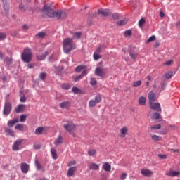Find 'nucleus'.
Returning a JSON list of instances; mask_svg holds the SVG:
<instances>
[{
	"label": "nucleus",
	"instance_id": "f257e3e1",
	"mask_svg": "<svg viewBox=\"0 0 180 180\" xmlns=\"http://www.w3.org/2000/svg\"><path fill=\"white\" fill-rule=\"evenodd\" d=\"M42 12L49 18H57V19H65V18H67V13L62 11H53L51 6L47 4L42 8Z\"/></svg>",
	"mask_w": 180,
	"mask_h": 180
},
{
	"label": "nucleus",
	"instance_id": "f03ea898",
	"mask_svg": "<svg viewBox=\"0 0 180 180\" xmlns=\"http://www.w3.org/2000/svg\"><path fill=\"white\" fill-rule=\"evenodd\" d=\"M63 51L66 54H69L72 50H75L76 45L72 38H66L63 41Z\"/></svg>",
	"mask_w": 180,
	"mask_h": 180
},
{
	"label": "nucleus",
	"instance_id": "7ed1b4c3",
	"mask_svg": "<svg viewBox=\"0 0 180 180\" xmlns=\"http://www.w3.org/2000/svg\"><path fill=\"white\" fill-rule=\"evenodd\" d=\"M21 58L24 63H29L33 58V54H32V49L30 48H25L22 54Z\"/></svg>",
	"mask_w": 180,
	"mask_h": 180
},
{
	"label": "nucleus",
	"instance_id": "20e7f679",
	"mask_svg": "<svg viewBox=\"0 0 180 180\" xmlns=\"http://www.w3.org/2000/svg\"><path fill=\"white\" fill-rule=\"evenodd\" d=\"M63 127L68 133H72V131H75V130H77V125L72 122H69L66 124H64Z\"/></svg>",
	"mask_w": 180,
	"mask_h": 180
},
{
	"label": "nucleus",
	"instance_id": "39448f33",
	"mask_svg": "<svg viewBox=\"0 0 180 180\" xmlns=\"http://www.w3.org/2000/svg\"><path fill=\"white\" fill-rule=\"evenodd\" d=\"M12 111V103L11 102H6L4 108V115L8 116Z\"/></svg>",
	"mask_w": 180,
	"mask_h": 180
},
{
	"label": "nucleus",
	"instance_id": "423d86ee",
	"mask_svg": "<svg viewBox=\"0 0 180 180\" xmlns=\"http://www.w3.org/2000/svg\"><path fill=\"white\" fill-rule=\"evenodd\" d=\"M141 174L143 176L150 178V176H151V175H153V172L148 169H141Z\"/></svg>",
	"mask_w": 180,
	"mask_h": 180
},
{
	"label": "nucleus",
	"instance_id": "0eeeda50",
	"mask_svg": "<svg viewBox=\"0 0 180 180\" xmlns=\"http://www.w3.org/2000/svg\"><path fill=\"white\" fill-rule=\"evenodd\" d=\"M150 109L153 110H157V112H161V105L158 103H149Z\"/></svg>",
	"mask_w": 180,
	"mask_h": 180
},
{
	"label": "nucleus",
	"instance_id": "6e6552de",
	"mask_svg": "<svg viewBox=\"0 0 180 180\" xmlns=\"http://www.w3.org/2000/svg\"><path fill=\"white\" fill-rule=\"evenodd\" d=\"M98 15H102L103 16H110L112 15V11L109 9H100L98 11Z\"/></svg>",
	"mask_w": 180,
	"mask_h": 180
},
{
	"label": "nucleus",
	"instance_id": "1a4fd4ad",
	"mask_svg": "<svg viewBox=\"0 0 180 180\" xmlns=\"http://www.w3.org/2000/svg\"><path fill=\"white\" fill-rule=\"evenodd\" d=\"M77 172V166L70 167L68 170V176H74Z\"/></svg>",
	"mask_w": 180,
	"mask_h": 180
},
{
	"label": "nucleus",
	"instance_id": "9d476101",
	"mask_svg": "<svg viewBox=\"0 0 180 180\" xmlns=\"http://www.w3.org/2000/svg\"><path fill=\"white\" fill-rule=\"evenodd\" d=\"M23 143V139L16 141L13 145V151H18L19 146Z\"/></svg>",
	"mask_w": 180,
	"mask_h": 180
},
{
	"label": "nucleus",
	"instance_id": "9b49d317",
	"mask_svg": "<svg viewBox=\"0 0 180 180\" xmlns=\"http://www.w3.org/2000/svg\"><path fill=\"white\" fill-rule=\"evenodd\" d=\"M139 54L137 53V51H136L135 49H132L129 51V56L134 61H136L137 60Z\"/></svg>",
	"mask_w": 180,
	"mask_h": 180
},
{
	"label": "nucleus",
	"instance_id": "f8f14e48",
	"mask_svg": "<svg viewBox=\"0 0 180 180\" xmlns=\"http://www.w3.org/2000/svg\"><path fill=\"white\" fill-rule=\"evenodd\" d=\"M60 108H61V109H67L68 110V109L71 108V103L70 101H63L60 104Z\"/></svg>",
	"mask_w": 180,
	"mask_h": 180
},
{
	"label": "nucleus",
	"instance_id": "ddd939ff",
	"mask_svg": "<svg viewBox=\"0 0 180 180\" xmlns=\"http://www.w3.org/2000/svg\"><path fill=\"white\" fill-rule=\"evenodd\" d=\"M156 99V96L154 91H151L148 94V100H149V103H153L155 102Z\"/></svg>",
	"mask_w": 180,
	"mask_h": 180
},
{
	"label": "nucleus",
	"instance_id": "4468645a",
	"mask_svg": "<svg viewBox=\"0 0 180 180\" xmlns=\"http://www.w3.org/2000/svg\"><path fill=\"white\" fill-rule=\"evenodd\" d=\"M29 168L30 166L27 165V163H21V171L23 174H27V172H29Z\"/></svg>",
	"mask_w": 180,
	"mask_h": 180
},
{
	"label": "nucleus",
	"instance_id": "2eb2a0df",
	"mask_svg": "<svg viewBox=\"0 0 180 180\" xmlns=\"http://www.w3.org/2000/svg\"><path fill=\"white\" fill-rule=\"evenodd\" d=\"M19 9L22 12H26L27 9V4L26 1H21L19 4Z\"/></svg>",
	"mask_w": 180,
	"mask_h": 180
},
{
	"label": "nucleus",
	"instance_id": "dca6fc26",
	"mask_svg": "<svg viewBox=\"0 0 180 180\" xmlns=\"http://www.w3.org/2000/svg\"><path fill=\"white\" fill-rule=\"evenodd\" d=\"M95 74L97 77H103L105 75V72H103V69L101 67L96 68Z\"/></svg>",
	"mask_w": 180,
	"mask_h": 180
},
{
	"label": "nucleus",
	"instance_id": "f3484780",
	"mask_svg": "<svg viewBox=\"0 0 180 180\" xmlns=\"http://www.w3.org/2000/svg\"><path fill=\"white\" fill-rule=\"evenodd\" d=\"M127 133H129V128H127V127H123L120 129V137H122V138L126 137V135L127 134Z\"/></svg>",
	"mask_w": 180,
	"mask_h": 180
},
{
	"label": "nucleus",
	"instance_id": "a211bd4d",
	"mask_svg": "<svg viewBox=\"0 0 180 180\" xmlns=\"http://www.w3.org/2000/svg\"><path fill=\"white\" fill-rule=\"evenodd\" d=\"M89 169H94V171H98L99 169V165L95 162H91L88 165Z\"/></svg>",
	"mask_w": 180,
	"mask_h": 180
},
{
	"label": "nucleus",
	"instance_id": "6ab92c4d",
	"mask_svg": "<svg viewBox=\"0 0 180 180\" xmlns=\"http://www.w3.org/2000/svg\"><path fill=\"white\" fill-rule=\"evenodd\" d=\"M47 56H49V51H45L42 55H38L37 56V60L38 61H43V60H46Z\"/></svg>",
	"mask_w": 180,
	"mask_h": 180
},
{
	"label": "nucleus",
	"instance_id": "aec40b11",
	"mask_svg": "<svg viewBox=\"0 0 180 180\" xmlns=\"http://www.w3.org/2000/svg\"><path fill=\"white\" fill-rule=\"evenodd\" d=\"M161 129V124L152 125L150 127L148 133H154V130H160Z\"/></svg>",
	"mask_w": 180,
	"mask_h": 180
},
{
	"label": "nucleus",
	"instance_id": "412c9836",
	"mask_svg": "<svg viewBox=\"0 0 180 180\" xmlns=\"http://www.w3.org/2000/svg\"><path fill=\"white\" fill-rule=\"evenodd\" d=\"M165 175L167 176H178V175H180V172L176 171H169L166 172Z\"/></svg>",
	"mask_w": 180,
	"mask_h": 180
},
{
	"label": "nucleus",
	"instance_id": "4be33fe9",
	"mask_svg": "<svg viewBox=\"0 0 180 180\" xmlns=\"http://www.w3.org/2000/svg\"><path fill=\"white\" fill-rule=\"evenodd\" d=\"M103 169L106 172H110V169H112V166L110 165V164H109V162H106L103 165Z\"/></svg>",
	"mask_w": 180,
	"mask_h": 180
},
{
	"label": "nucleus",
	"instance_id": "5701e85b",
	"mask_svg": "<svg viewBox=\"0 0 180 180\" xmlns=\"http://www.w3.org/2000/svg\"><path fill=\"white\" fill-rule=\"evenodd\" d=\"M19 122V119L15 118L13 120H10L8 122V126L9 127H13V126H15V124H16V123H18Z\"/></svg>",
	"mask_w": 180,
	"mask_h": 180
},
{
	"label": "nucleus",
	"instance_id": "b1692460",
	"mask_svg": "<svg viewBox=\"0 0 180 180\" xmlns=\"http://www.w3.org/2000/svg\"><path fill=\"white\" fill-rule=\"evenodd\" d=\"M25 105L22 104L18 105V106L15 108L16 113H20V112H23L25 110Z\"/></svg>",
	"mask_w": 180,
	"mask_h": 180
},
{
	"label": "nucleus",
	"instance_id": "393cba45",
	"mask_svg": "<svg viewBox=\"0 0 180 180\" xmlns=\"http://www.w3.org/2000/svg\"><path fill=\"white\" fill-rule=\"evenodd\" d=\"M51 153L52 155V158H53V160H57L58 158V156L57 155V150H56V148H51Z\"/></svg>",
	"mask_w": 180,
	"mask_h": 180
},
{
	"label": "nucleus",
	"instance_id": "a878e982",
	"mask_svg": "<svg viewBox=\"0 0 180 180\" xmlns=\"http://www.w3.org/2000/svg\"><path fill=\"white\" fill-rule=\"evenodd\" d=\"M146 102H147V100L146 99V97L144 96H141L139 98V103L141 105V106H145Z\"/></svg>",
	"mask_w": 180,
	"mask_h": 180
},
{
	"label": "nucleus",
	"instance_id": "bb28decb",
	"mask_svg": "<svg viewBox=\"0 0 180 180\" xmlns=\"http://www.w3.org/2000/svg\"><path fill=\"white\" fill-rule=\"evenodd\" d=\"M35 165L37 169H39V171H42V172H44L45 171L44 167L41 166V165L40 164L38 160H35Z\"/></svg>",
	"mask_w": 180,
	"mask_h": 180
},
{
	"label": "nucleus",
	"instance_id": "cd10ccee",
	"mask_svg": "<svg viewBox=\"0 0 180 180\" xmlns=\"http://www.w3.org/2000/svg\"><path fill=\"white\" fill-rule=\"evenodd\" d=\"M4 131L8 136H11V137H15V133L13 132V131H12V129H11L8 127H6Z\"/></svg>",
	"mask_w": 180,
	"mask_h": 180
},
{
	"label": "nucleus",
	"instance_id": "c85d7f7f",
	"mask_svg": "<svg viewBox=\"0 0 180 180\" xmlns=\"http://www.w3.org/2000/svg\"><path fill=\"white\" fill-rule=\"evenodd\" d=\"M46 36H47V33L41 32L37 34L36 37L37 39H44Z\"/></svg>",
	"mask_w": 180,
	"mask_h": 180
},
{
	"label": "nucleus",
	"instance_id": "c756f323",
	"mask_svg": "<svg viewBox=\"0 0 180 180\" xmlns=\"http://www.w3.org/2000/svg\"><path fill=\"white\" fill-rule=\"evenodd\" d=\"M54 144L55 146H60V144H63V137H61V136H59L55 141Z\"/></svg>",
	"mask_w": 180,
	"mask_h": 180
},
{
	"label": "nucleus",
	"instance_id": "7c9ffc66",
	"mask_svg": "<svg viewBox=\"0 0 180 180\" xmlns=\"http://www.w3.org/2000/svg\"><path fill=\"white\" fill-rule=\"evenodd\" d=\"M43 130H44V128L43 127H38L35 129V134L40 135L43 134Z\"/></svg>",
	"mask_w": 180,
	"mask_h": 180
},
{
	"label": "nucleus",
	"instance_id": "2f4dec72",
	"mask_svg": "<svg viewBox=\"0 0 180 180\" xmlns=\"http://www.w3.org/2000/svg\"><path fill=\"white\" fill-rule=\"evenodd\" d=\"M88 155H89V157H94V155H96V150H95V149H89L88 150Z\"/></svg>",
	"mask_w": 180,
	"mask_h": 180
},
{
	"label": "nucleus",
	"instance_id": "473e14b6",
	"mask_svg": "<svg viewBox=\"0 0 180 180\" xmlns=\"http://www.w3.org/2000/svg\"><path fill=\"white\" fill-rule=\"evenodd\" d=\"M4 62L7 65H11L12 64V57H6Z\"/></svg>",
	"mask_w": 180,
	"mask_h": 180
},
{
	"label": "nucleus",
	"instance_id": "72a5a7b5",
	"mask_svg": "<svg viewBox=\"0 0 180 180\" xmlns=\"http://www.w3.org/2000/svg\"><path fill=\"white\" fill-rule=\"evenodd\" d=\"M151 139L153 141H160L161 140V136H158V135H152L151 136Z\"/></svg>",
	"mask_w": 180,
	"mask_h": 180
},
{
	"label": "nucleus",
	"instance_id": "f704fd0d",
	"mask_svg": "<svg viewBox=\"0 0 180 180\" xmlns=\"http://www.w3.org/2000/svg\"><path fill=\"white\" fill-rule=\"evenodd\" d=\"M141 80H138L136 82H134L132 86L133 88H139V86H140L141 85Z\"/></svg>",
	"mask_w": 180,
	"mask_h": 180
},
{
	"label": "nucleus",
	"instance_id": "c9c22d12",
	"mask_svg": "<svg viewBox=\"0 0 180 180\" xmlns=\"http://www.w3.org/2000/svg\"><path fill=\"white\" fill-rule=\"evenodd\" d=\"M82 35V32H75L73 33V39H81V36Z\"/></svg>",
	"mask_w": 180,
	"mask_h": 180
},
{
	"label": "nucleus",
	"instance_id": "e433bc0d",
	"mask_svg": "<svg viewBox=\"0 0 180 180\" xmlns=\"http://www.w3.org/2000/svg\"><path fill=\"white\" fill-rule=\"evenodd\" d=\"M93 57L96 61H98V60H99L100 58H102V56L99 55V53H98L97 52L94 53Z\"/></svg>",
	"mask_w": 180,
	"mask_h": 180
},
{
	"label": "nucleus",
	"instance_id": "4c0bfd02",
	"mask_svg": "<svg viewBox=\"0 0 180 180\" xmlns=\"http://www.w3.org/2000/svg\"><path fill=\"white\" fill-rule=\"evenodd\" d=\"M97 103L95 101V100H90L89 102V106L90 108H95L96 106Z\"/></svg>",
	"mask_w": 180,
	"mask_h": 180
},
{
	"label": "nucleus",
	"instance_id": "58836bf2",
	"mask_svg": "<svg viewBox=\"0 0 180 180\" xmlns=\"http://www.w3.org/2000/svg\"><path fill=\"white\" fill-rule=\"evenodd\" d=\"M85 69V65H79L75 68L76 72H81L83 70Z\"/></svg>",
	"mask_w": 180,
	"mask_h": 180
},
{
	"label": "nucleus",
	"instance_id": "ea45409f",
	"mask_svg": "<svg viewBox=\"0 0 180 180\" xmlns=\"http://www.w3.org/2000/svg\"><path fill=\"white\" fill-rule=\"evenodd\" d=\"M94 101L97 103H99L102 101V96H101V94H98L97 96H95Z\"/></svg>",
	"mask_w": 180,
	"mask_h": 180
},
{
	"label": "nucleus",
	"instance_id": "a19ab883",
	"mask_svg": "<svg viewBox=\"0 0 180 180\" xmlns=\"http://www.w3.org/2000/svg\"><path fill=\"white\" fill-rule=\"evenodd\" d=\"M98 84V81H96V78H91L90 79V84L91 85V86H95V85H96Z\"/></svg>",
	"mask_w": 180,
	"mask_h": 180
},
{
	"label": "nucleus",
	"instance_id": "79ce46f5",
	"mask_svg": "<svg viewBox=\"0 0 180 180\" xmlns=\"http://www.w3.org/2000/svg\"><path fill=\"white\" fill-rule=\"evenodd\" d=\"M145 23H146V19H144V18H141L139 21V27H143Z\"/></svg>",
	"mask_w": 180,
	"mask_h": 180
},
{
	"label": "nucleus",
	"instance_id": "37998d69",
	"mask_svg": "<svg viewBox=\"0 0 180 180\" xmlns=\"http://www.w3.org/2000/svg\"><path fill=\"white\" fill-rule=\"evenodd\" d=\"M172 75H173V72L172 71H168L167 72H166L165 74V77L167 79H170V78H172Z\"/></svg>",
	"mask_w": 180,
	"mask_h": 180
},
{
	"label": "nucleus",
	"instance_id": "c03bdc74",
	"mask_svg": "<svg viewBox=\"0 0 180 180\" xmlns=\"http://www.w3.org/2000/svg\"><path fill=\"white\" fill-rule=\"evenodd\" d=\"M126 23H127V19L121 20L117 22L118 26H123L124 25H126Z\"/></svg>",
	"mask_w": 180,
	"mask_h": 180
},
{
	"label": "nucleus",
	"instance_id": "a18cd8bd",
	"mask_svg": "<svg viewBox=\"0 0 180 180\" xmlns=\"http://www.w3.org/2000/svg\"><path fill=\"white\" fill-rule=\"evenodd\" d=\"M103 49H105V45H98L95 53H101Z\"/></svg>",
	"mask_w": 180,
	"mask_h": 180
},
{
	"label": "nucleus",
	"instance_id": "49530a36",
	"mask_svg": "<svg viewBox=\"0 0 180 180\" xmlns=\"http://www.w3.org/2000/svg\"><path fill=\"white\" fill-rule=\"evenodd\" d=\"M72 92H73L74 94H81L82 91L77 87H73L72 89Z\"/></svg>",
	"mask_w": 180,
	"mask_h": 180
},
{
	"label": "nucleus",
	"instance_id": "de8ad7c7",
	"mask_svg": "<svg viewBox=\"0 0 180 180\" xmlns=\"http://www.w3.org/2000/svg\"><path fill=\"white\" fill-rule=\"evenodd\" d=\"M15 129L16 130H20V131H22V130H23L24 129L23 124H17L15 126Z\"/></svg>",
	"mask_w": 180,
	"mask_h": 180
},
{
	"label": "nucleus",
	"instance_id": "09e8293b",
	"mask_svg": "<svg viewBox=\"0 0 180 180\" xmlns=\"http://www.w3.org/2000/svg\"><path fill=\"white\" fill-rule=\"evenodd\" d=\"M46 77H47V73H46V72H41L39 75V78H40V79H42V81H44V79H46Z\"/></svg>",
	"mask_w": 180,
	"mask_h": 180
},
{
	"label": "nucleus",
	"instance_id": "8fccbe9b",
	"mask_svg": "<svg viewBox=\"0 0 180 180\" xmlns=\"http://www.w3.org/2000/svg\"><path fill=\"white\" fill-rule=\"evenodd\" d=\"M2 2L4 4V8L5 11H8V9H9V6H8V2L6 0H2Z\"/></svg>",
	"mask_w": 180,
	"mask_h": 180
},
{
	"label": "nucleus",
	"instance_id": "3c124183",
	"mask_svg": "<svg viewBox=\"0 0 180 180\" xmlns=\"http://www.w3.org/2000/svg\"><path fill=\"white\" fill-rule=\"evenodd\" d=\"M6 38V34L4 32H0V41H2V40H5Z\"/></svg>",
	"mask_w": 180,
	"mask_h": 180
},
{
	"label": "nucleus",
	"instance_id": "603ef678",
	"mask_svg": "<svg viewBox=\"0 0 180 180\" xmlns=\"http://www.w3.org/2000/svg\"><path fill=\"white\" fill-rule=\"evenodd\" d=\"M33 147L34 150H40V148H41V145L40 143H34Z\"/></svg>",
	"mask_w": 180,
	"mask_h": 180
},
{
	"label": "nucleus",
	"instance_id": "864d4df0",
	"mask_svg": "<svg viewBox=\"0 0 180 180\" xmlns=\"http://www.w3.org/2000/svg\"><path fill=\"white\" fill-rule=\"evenodd\" d=\"M82 78H84L82 75H79L74 77V81L75 82H78V81H79V79H82Z\"/></svg>",
	"mask_w": 180,
	"mask_h": 180
},
{
	"label": "nucleus",
	"instance_id": "5fc2aeb1",
	"mask_svg": "<svg viewBox=\"0 0 180 180\" xmlns=\"http://www.w3.org/2000/svg\"><path fill=\"white\" fill-rule=\"evenodd\" d=\"M61 88L63 89L68 90V89H70V84H63L61 85Z\"/></svg>",
	"mask_w": 180,
	"mask_h": 180
},
{
	"label": "nucleus",
	"instance_id": "6e6d98bb",
	"mask_svg": "<svg viewBox=\"0 0 180 180\" xmlns=\"http://www.w3.org/2000/svg\"><path fill=\"white\" fill-rule=\"evenodd\" d=\"M82 72L80 75H82V77H85V75H87L88 74V70H86V66H85L84 69H83L82 70Z\"/></svg>",
	"mask_w": 180,
	"mask_h": 180
},
{
	"label": "nucleus",
	"instance_id": "4d7b16f0",
	"mask_svg": "<svg viewBox=\"0 0 180 180\" xmlns=\"http://www.w3.org/2000/svg\"><path fill=\"white\" fill-rule=\"evenodd\" d=\"M27 116L26 115H21L20 117V122H25Z\"/></svg>",
	"mask_w": 180,
	"mask_h": 180
},
{
	"label": "nucleus",
	"instance_id": "13d9d810",
	"mask_svg": "<svg viewBox=\"0 0 180 180\" xmlns=\"http://www.w3.org/2000/svg\"><path fill=\"white\" fill-rule=\"evenodd\" d=\"M77 164V161L72 160L68 162V167H72L73 165H75Z\"/></svg>",
	"mask_w": 180,
	"mask_h": 180
},
{
	"label": "nucleus",
	"instance_id": "bf43d9fd",
	"mask_svg": "<svg viewBox=\"0 0 180 180\" xmlns=\"http://www.w3.org/2000/svg\"><path fill=\"white\" fill-rule=\"evenodd\" d=\"M153 119H155L156 120L160 119V113L158 112H154Z\"/></svg>",
	"mask_w": 180,
	"mask_h": 180
},
{
	"label": "nucleus",
	"instance_id": "052dcab7",
	"mask_svg": "<svg viewBox=\"0 0 180 180\" xmlns=\"http://www.w3.org/2000/svg\"><path fill=\"white\" fill-rule=\"evenodd\" d=\"M154 40H155V37L154 35H152L148 38L147 43H150V41H154Z\"/></svg>",
	"mask_w": 180,
	"mask_h": 180
},
{
	"label": "nucleus",
	"instance_id": "680f3d73",
	"mask_svg": "<svg viewBox=\"0 0 180 180\" xmlns=\"http://www.w3.org/2000/svg\"><path fill=\"white\" fill-rule=\"evenodd\" d=\"M131 34V30H128L124 32L125 37H127V36H130Z\"/></svg>",
	"mask_w": 180,
	"mask_h": 180
},
{
	"label": "nucleus",
	"instance_id": "e2e57ef3",
	"mask_svg": "<svg viewBox=\"0 0 180 180\" xmlns=\"http://www.w3.org/2000/svg\"><path fill=\"white\" fill-rule=\"evenodd\" d=\"M126 178H127V173H122L121 176H120V179L121 180H124V179H126Z\"/></svg>",
	"mask_w": 180,
	"mask_h": 180
},
{
	"label": "nucleus",
	"instance_id": "0e129e2a",
	"mask_svg": "<svg viewBox=\"0 0 180 180\" xmlns=\"http://www.w3.org/2000/svg\"><path fill=\"white\" fill-rule=\"evenodd\" d=\"M172 63H174V60H167V61L165 63V65H171V64H172Z\"/></svg>",
	"mask_w": 180,
	"mask_h": 180
},
{
	"label": "nucleus",
	"instance_id": "69168bd1",
	"mask_svg": "<svg viewBox=\"0 0 180 180\" xmlns=\"http://www.w3.org/2000/svg\"><path fill=\"white\" fill-rule=\"evenodd\" d=\"M112 18V19H119V15L117 13H113Z\"/></svg>",
	"mask_w": 180,
	"mask_h": 180
},
{
	"label": "nucleus",
	"instance_id": "338daca9",
	"mask_svg": "<svg viewBox=\"0 0 180 180\" xmlns=\"http://www.w3.org/2000/svg\"><path fill=\"white\" fill-rule=\"evenodd\" d=\"M158 157H159V158H161V160H165V158H167V155H165L159 154Z\"/></svg>",
	"mask_w": 180,
	"mask_h": 180
},
{
	"label": "nucleus",
	"instance_id": "774afa93",
	"mask_svg": "<svg viewBox=\"0 0 180 180\" xmlns=\"http://www.w3.org/2000/svg\"><path fill=\"white\" fill-rule=\"evenodd\" d=\"M176 27L180 29V20L176 22Z\"/></svg>",
	"mask_w": 180,
	"mask_h": 180
}]
</instances>
